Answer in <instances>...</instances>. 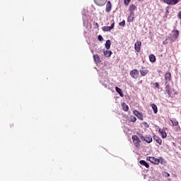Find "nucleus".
<instances>
[{"instance_id": "nucleus-1", "label": "nucleus", "mask_w": 181, "mask_h": 181, "mask_svg": "<svg viewBox=\"0 0 181 181\" xmlns=\"http://www.w3.org/2000/svg\"><path fill=\"white\" fill-rule=\"evenodd\" d=\"M146 160H149V162H151V163H153V165H159L160 163H161V165H163V158L162 157L156 158L155 157L147 156Z\"/></svg>"}, {"instance_id": "nucleus-2", "label": "nucleus", "mask_w": 181, "mask_h": 181, "mask_svg": "<svg viewBox=\"0 0 181 181\" xmlns=\"http://www.w3.org/2000/svg\"><path fill=\"white\" fill-rule=\"evenodd\" d=\"M132 139L133 141V144H134V146L136 148H139L141 146V140H139V138L136 135H133L132 136Z\"/></svg>"}, {"instance_id": "nucleus-3", "label": "nucleus", "mask_w": 181, "mask_h": 181, "mask_svg": "<svg viewBox=\"0 0 181 181\" xmlns=\"http://www.w3.org/2000/svg\"><path fill=\"white\" fill-rule=\"evenodd\" d=\"M177 37H179V30H173L170 35V39H171L173 42H175V40H176Z\"/></svg>"}, {"instance_id": "nucleus-4", "label": "nucleus", "mask_w": 181, "mask_h": 181, "mask_svg": "<svg viewBox=\"0 0 181 181\" xmlns=\"http://www.w3.org/2000/svg\"><path fill=\"white\" fill-rule=\"evenodd\" d=\"M140 138L142 141H145V142H147V144H151V142H152V136L151 135L144 136L142 134H141Z\"/></svg>"}, {"instance_id": "nucleus-5", "label": "nucleus", "mask_w": 181, "mask_h": 181, "mask_svg": "<svg viewBox=\"0 0 181 181\" xmlns=\"http://www.w3.org/2000/svg\"><path fill=\"white\" fill-rule=\"evenodd\" d=\"M130 76L132 78L136 79L139 77V71L138 69H133L130 71Z\"/></svg>"}, {"instance_id": "nucleus-6", "label": "nucleus", "mask_w": 181, "mask_h": 181, "mask_svg": "<svg viewBox=\"0 0 181 181\" xmlns=\"http://www.w3.org/2000/svg\"><path fill=\"white\" fill-rule=\"evenodd\" d=\"M133 114L139 119L140 121H144V115L141 112L138 110H134Z\"/></svg>"}, {"instance_id": "nucleus-7", "label": "nucleus", "mask_w": 181, "mask_h": 181, "mask_svg": "<svg viewBox=\"0 0 181 181\" xmlns=\"http://www.w3.org/2000/svg\"><path fill=\"white\" fill-rule=\"evenodd\" d=\"M163 2L167 5H177L179 4V0H163Z\"/></svg>"}, {"instance_id": "nucleus-8", "label": "nucleus", "mask_w": 181, "mask_h": 181, "mask_svg": "<svg viewBox=\"0 0 181 181\" xmlns=\"http://www.w3.org/2000/svg\"><path fill=\"white\" fill-rule=\"evenodd\" d=\"M141 46H142V42L141 41H137L134 44V49L137 53H139L141 52Z\"/></svg>"}, {"instance_id": "nucleus-9", "label": "nucleus", "mask_w": 181, "mask_h": 181, "mask_svg": "<svg viewBox=\"0 0 181 181\" xmlns=\"http://www.w3.org/2000/svg\"><path fill=\"white\" fill-rule=\"evenodd\" d=\"M114 26H115V23H112L110 26H103L102 30H103V32H110V30L114 29Z\"/></svg>"}, {"instance_id": "nucleus-10", "label": "nucleus", "mask_w": 181, "mask_h": 181, "mask_svg": "<svg viewBox=\"0 0 181 181\" xmlns=\"http://www.w3.org/2000/svg\"><path fill=\"white\" fill-rule=\"evenodd\" d=\"M165 83H170L172 81V74L170 72H167L165 74Z\"/></svg>"}, {"instance_id": "nucleus-11", "label": "nucleus", "mask_w": 181, "mask_h": 181, "mask_svg": "<svg viewBox=\"0 0 181 181\" xmlns=\"http://www.w3.org/2000/svg\"><path fill=\"white\" fill-rule=\"evenodd\" d=\"M148 73L149 70H148V69H146V67H142L140 70V74L143 77H145V76H146V74H148Z\"/></svg>"}, {"instance_id": "nucleus-12", "label": "nucleus", "mask_w": 181, "mask_h": 181, "mask_svg": "<svg viewBox=\"0 0 181 181\" xmlns=\"http://www.w3.org/2000/svg\"><path fill=\"white\" fill-rule=\"evenodd\" d=\"M111 9H112V4H111V1H108L106 4L105 12L109 13V12H111Z\"/></svg>"}, {"instance_id": "nucleus-13", "label": "nucleus", "mask_w": 181, "mask_h": 181, "mask_svg": "<svg viewBox=\"0 0 181 181\" xmlns=\"http://www.w3.org/2000/svg\"><path fill=\"white\" fill-rule=\"evenodd\" d=\"M158 132H159L160 136L163 138V139H165V138H166V136H168L166 132H165V129H159Z\"/></svg>"}, {"instance_id": "nucleus-14", "label": "nucleus", "mask_w": 181, "mask_h": 181, "mask_svg": "<svg viewBox=\"0 0 181 181\" xmlns=\"http://www.w3.org/2000/svg\"><path fill=\"white\" fill-rule=\"evenodd\" d=\"M153 139H154V141H156L157 142L158 144L162 145V139H160V137H159L156 135H154L153 136Z\"/></svg>"}, {"instance_id": "nucleus-15", "label": "nucleus", "mask_w": 181, "mask_h": 181, "mask_svg": "<svg viewBox=\"0 0 181 181\" xmlns=\"http://www.w3.org/2000/svg\"><path fill=\"white\" fill-rule=\"evenodd\" d=\"M129 11L130 13H134V12H135V11H136V6H135V4L130 5V6L129 8Z\"/></svg>"}, {"instance_id": "nucleus-16", "label": "nucleus", "mask_w": 181, "mask_h": 181, "mask_svg": "<svg viewBox=\"0 0 181 181\" xmlns=\"http://www.w3.org/2000/svg\"><path fill=\"white\" fill-rule=\"evenodd\" d=\"M139 163L140 165H141V166H145V168L149 169V164H148V163H146V161H145L144 160H141L139 161Z\"/></svg>"}, {"instance_id": "nucleus-17", "label": "nucleus", "mask_w": 181, "mask_h": 181, "mask_svg": "<svg viewBox=\"0 0 181 181\" xmlns=\"http://www.w3.org/2000/svg\"><path fill=\"white\" fill-rule=\"evenodd\" d=\"M93 60L96 63H101V59L100 58V56H98V54L93 55Z\"/></svg>"}, {"instance_id": "nucleus-18", "label": "nucleus", "mask_w": 181, "mask_h": 181, "mask_svg": "<svg viewBox=\"0 0 181 181\" xmlns=\"http://www.w3.org/2000/svg\"><path fill=\"white\" fill-rule=\"evenodd\" d=\"M103 53L105 57H111V55L112 54V52H111V50L104 51Z\"/></svg>"}, {"instance_id": "nucleus-19", "label": "nucleus", "mask_w": 181, "mask_h": 181, "mask_svg": "<svg viewBox=\"0 0 181 181\" xmlns=\"http://www.w3.org/2000/svg\"><path fill=\"white\" fill-rule=\"evenodd\" d=\"M165 91L168 95H170V85L165 82Z\"/></svg>"}, {"instance_id": "nucleus-20", "label": "nucleus", "mask_w": 181, "mask_h": 181, "mask_svg": "<svg viewBox=\"0 0 181 181\" xmlns=\"http://www.w3.org/2000/svg\"><path fill=\"white\" fill-rule=\"evenodd\" d=\"M122 110H124L125 112H128V110H129V107L125 103H123L122 104Z\"/></svg>"}, {"instance_id": "nucleus-21", "label": "nucleus", "mask_w": 181, "mask_h": 181, "mask_svg": "<svg viewBox=\"0 0 181 181\" xmlns=\"http://www.w3.org/2000/svg\"><path fill=\"white\" fill-rule=\"evenodd\" d=\"M115 90L121 97H124V93H122V90H121V88H119L118 86H116Z\"/></svg>"}, {"instance_id": "nucleus-22", "label": "nucleus", "mask_w": 181, "mask_h": 181, "mask_svg": "<svg viewBox=\"0 0 181 181\" xmlns=\"http://www.w3.org/2000/svg\"><path fill=\"white\" fill-rule=\"evenodd\" d=\"M151 107L153 108V111L154 114H158V106H156V105L153 103L151 105Z\"/></svg>"}, {"instance_id": "nucleus-23", "label": "nucleus", "mask_w": 181, "mask_h": 181, "mask_svg": "<svg viewBox=\"0 0 181 181\" xmlns=\"http://www.w3.org/2000/svg\"><path fill=\"white\" fill-rule=\"evenodd\" d=\"M105 47L107 49V50H110V47H111V40H107L105 42Z\"/></svg>"}, {"instance_id": "nucleus-24", "label": "nucleus", "mask_w": 181, "mask_h": 181, "mask_svg": "<svg viewBox=\"0 0 181 181\" xmlns=\"http://www.w3.org/2000/svg\"><path fill=\"white\" fill-rule=\"evenodd\" d=\"M149 60L151 62V63H155L156 62V57L153 54H150L149 55Z\"/></svg>"}, {"instance_id": "nucleus-25", "label": "nucleus", "mask_w": 181, "mask_h": 181, "mask_svg": "<svg viewBox=\"0 0 181 181\" xmlns=\"http://www.w3.org/2000/svg\"><path fill=\"white\" fill-rule=\"evenodd\" d=\"M128 22H134V13H130L129 17L127 18Z\"/></svg>"}, {"instance_id": "nucleus-26", "label": "nucleus", "mask_w": 181, "mask_h": 181, "mask_svg": "<svg viewBox=\"0 0 181 181\" xmlns=\"http://www.w3.org/2000/svg\"><path fill=\"white\" fill-rule=\"evenodd\" d=\"M98 4L100 6H103V5H105V0H98Z\"/></svg>"}, {"instance_id": "nucleus-27", "label": "nucleus", "mask_w": 181, "mask_h": 181, "mask_svg": "<svg viewBox=\"0 0 181 181\" xmlns=\"http://www.w3.org/2000/svg\"><path fill=\"white\" fill-rule=\"evenodd\" d=\"M171 122L175 127H177V125H179V122H177L176 119L171 120Z\"/></svg>"}, {"instance_id": "nucleus-28", "label": "nucleus", "mask_w": 181, "mask_h": 181, "mask_svg": "<svg viewBox=\"0 0 181 181\" xmlns=\"http://www.w3.org/2000/svg\"><path fill=\"white\" fill-rule=\"evenodd\" d=\"M130 122H135L136 121V117L134 116H130V119H128Z\"/></svg>"}, {"instance_id": "nucleus-29", "label": "nucleus", "mask_w": 181, "mask_h": 181, "mask_svg": "<svg viewBox=\"0 0 181 181\" xmlns=\"http://www.w3.org/2000/svg\"><path fill=\"white\" fill-rule=\"evenodd\" d=\"M129 2H131V0H124V4L126 6H128L129 5Z\"/></svg>"}, {"instance_id": "nucleus-30", "label": "nucleus", "mask_w": 181, "mask_h": 181, "mask_svg": "<svg viewBox=\"0 0 181 181\" xmlns=\"http://www.w3.org/2000/svg\"><path fill=\"white\" fill-rule=\"evenodd\" d=\"M98 40H99L100 42H103V40H104V38L103 37V36L101 35H99L98 36Z\"/></svg>"}, {"instance_id": "nucleus-31", "label": "nucleus", "mask_w": 181, "mask_h": 181, "mask_svg": "<svg viewBox=\"0 0 181 181\" xmlns=\"http://www.w3.org/2000/svg\"><path fill=\"white\" fill-rule=\"evenodd\" d=\"M119 26H125V20H123L119 23Z\"/></svg>"}, {"instance_id": "nucleus-32", "label": "nucleus", "mask_w": 181, "mask_h": 181, "mask_svg": "<svg viewBox=\"0 0 181 181\" xmlns=\"http://www.w3.org/2000/svg\"><path fill=\"white\" fill-rule=\"evenodd\" d=\"M142 124L146 128H149V124L146 122H144Z\"/></svg>"}, {"instance_id": "nucleus-33", "label": "nucleus", "mask_w": 181, "mask_h": 181, "mask_svg": "<svg viewBox=\"0 0 181 181\" xmlns=\"http://www.w3.org/2000/svg\"><path fill=\"white\" fill-rule=\"evenodd\" d=\"M153 86H154V87L156 88H159V83L158 82H156L153 84Z\"/></svg>"}, {"instance_id": "nucleus-34", "label": "nucleus", "mask_w": 181, "mask_h": 181, "mask_svg": "<svg viewBox=\"0 0 181 181\" xmlns=\"http://www.w3.org/2000/svg\"><path fill=\"white\" fill-rule=\"evenodd\" d=\"M177 18H179L180 19H181V11H179L178 14H177Z\"/></svg>"}, {"instance_id": "nucleus-35", "label": "nucleus", "mask_w": 181, "mask_h": 181, "mask_svg": "<svg viewBox=\"0 0 181 181\" xmlns=\"http://www.w3.org/2000/svg\"><path fill=\"white\" fill-rule=\"evenodd\" d=\"M163 45H166L168 43V39H166L165 41H163Z\"/></svg>"}, {"instance_id": "nucleus-36", "label": "nucleus", "mask_w": 181, "mask_h": 181, "mask_svg": "<svg viewBox=\"0 0 181 181\" xmlns=\"http://www.w3.org/2000/svg\"><path fill=\"white\" fill-rule=\"evenodd\" d=\"M95 26L98 28L100 25L98 24V23H95Z\"/></svg>"}, {"instance_id": "nucleus-37", "label": "nucleus", "mask_w": 181, "mask_h": 181, "mask_svg": "<svg viewBox=\"0 0 181 181\" xmlns=\"http://www.w3.org/2000/svg\"><path fill=\"white\" fill-rule=\"evenodd\" d=\"M139 1V2H142V1H144V0H138Z\"/></svg>"}, {"instance_id": "nucleus-38", "label": "nucleus", "mask_w": 181, "mask_h": 181, "mask_svg": "<svg viewBox=\"0 0 181 181\" xmlns=\"http://www.w3.org/2000/svg\"><path fill=\"white\" fill-rule=\"evenodd\" d=\"M167 176L169 177V176H170V175H169V173H167Z\"/></svg>"}]
</instances>
